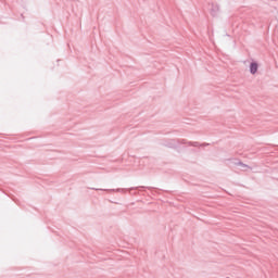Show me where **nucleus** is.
<instances>
[{"label": "nucleus", "mask_w": 278, "mask_h": 278, "mask_svg": "<svg viewBox=\"0 0 278 278\" xmlns=\"http://www.w3.org/2000/svg\"><path fill=\"white\" fill-rule=\"evenodd\" d=\"M258 68H260V65L257 64V62H252L250 64V73H251V75H255V73H257Z\"/></svg>", "instance_id": "1"}, {"label": "nucleus", "mask_w": 278, "mask_h": 278, "mask_svg": "<svg viewBox=\"0 0 278 278\" xmlns=\"http://www.w3.org/2000/svg\"><path fill=\"white\" fill-rule=\"evenodd\" d=\"M219 11H220V7H218V4H212L211 5V14H212V16H217Z\"/></svg>", "instance_id": "2"}, {"label": "nucleus", "mask_w": 278, "mask_h": 278, "mask_svg": "<svg viewBox=\"0 0 278 278\" xmlns=\"http://www.w3.org/2000/svg\"><path fill=\"white\" fill-rule=\"evenodd\" d=\"M236 165L240 166L241 170H249V168H251V167H249V165H247V164H244L242 162H237Z\"/></svg>", "instance_id": "3"}, {"label": "nucleus", "mask_w": 278, "mask_h": 278, "mask_svg": "<svg viewBox=\"0 0 278 278\" xmlns=\"http://www.w3.org/2000/svg\"><path fill=\"white\" fill-rule=\"evenodd\" d=\"M115 192H125V189H116Z\"/></svg>", "instance_id": "4"}, {"label": "nucleus", "mask_w": 278, "mask_h": 278, "mask_svg": "<svg viewBox=\"0 0 278 278\" xmlns=\"http://www.w3.org/2000/svg\"><path fill=\"white\" fill-rule=\"evenodd\" d=\"M110 191H111V192H115L116 190H114V189H111Z\"/></svg>", "instance_id": "5"}]
</instances>
